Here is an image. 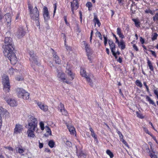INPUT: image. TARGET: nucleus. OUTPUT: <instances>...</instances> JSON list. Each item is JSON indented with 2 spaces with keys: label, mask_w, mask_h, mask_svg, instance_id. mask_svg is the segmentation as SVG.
Listing matches in <instances>:
<instances>
[{
  "label": "nucleus",
  "mask_w": 158,
  "mask_h": 158,
  "mask_svg": "<svg viewBox=\"0 0 158 158\" xmlns=\"http://www.w3.org/2000/svg\"><path fill=\"white\" fill-rule=\"evenodd\" d=\"M64 108V105L62 103L60 102V106L58 107L59 110H60V109H63Z\"/></svg>",
  "instance_id": "3c124183"
},
{
  "label": "nucleus",
  "mask_w": 158,
  "mask_h": 158,
  "mask_svg": "<svg viewBox=\"0 0 158 158\" xmlns=\"http://www.w3.org/2000/svg\"><path fill=\"white\" fill-rule=\"evenodd\" d=\"M81 75L82 77H85L87 81L89 83V85L92 87L93 86V82L92 78L93 77V76L91 73L87 74L85 70L84 69H82L81 70Z\"/></svg>",
  "instance_id": "20e7f679"
},
{
  "label": "nucleus",
  "mask_w": 158,
  "mask_h": 158,
  "mask_svg": "<svg viewBox=\"0 0 158 158\" xmlns=\"http://www.w3.org/2000/svg\"><path fill=\"white\" fill-rule=\"evenodd\" d=\"M28 53L30 56V60L32 66H35V65H38L39 63L37 60V56L34 53V51L32 50H29Z\"/></svg>",
  "instance_id": "0eeeda50"
},
{
  "label": "nucleus",
  "mask_w": 158,
  "mask_h": 158,
  "mask_svg": "<svg viewBox=\"0 0 158 158\" xmlns=\"http://www.w3.org/2000/svg\"><path fill=\"white\" fill-rule=\"evenodd\" d=\"M28 8L30 10V15L31 19L37 21V23L39 25V13L37 7L35 6L32 9L31 6L29 5Z\"/></svg>",
  "instance_id": "f03ea898"
},
{
  "label": "nucleus",
  "mask_w": 158,
  "mask_h": 158,
  "mask_svg": "<svg viewBox=\"0 0 158 158\" xmlns=\"http://www.w3.org/2000/svg\"><path fill=\"white\" fill-rule=\"evenodd\" d=\"M19 69L15 70L13 68H11L9 70V73L10 75H13L15 72H16L18 71Z\"/></svg>",
  "instance_id": "cd10ccee"
},
{
  "label": "nucleus",
  "mask_w": 158,
  "mask_h": 158,
  "mask_svg": "<svg viewBox=\"0 0 158 158\" xmlns=\"http://www.w3.org/2000/svg\"><path fill=\"white\" fill-rule=\"evenodd\" d=\"M91 135L94 138V139H97V136L94 133V131H93L92 132H91Z\"/></svg>",
  "instance_id": "603ef678"
},
{
  "label": "nucleus",
  "mask_w": 158,
  "mask_h": 158,
  "mask_svg": "<svg viewBox=\"0 0 158 158\" xmlns=\"http://www.w3.org/2000/svg\"><path fill=\"white\" fill-rule=\"evenodd\" d=\"M147 64L150 69L152 71H154V68L151 62L149 60L148 58H147Z\"/></svg>",
  "instance_id": "4be33fe9"
},
{
  "label": "nucleus",
  "mask_w": 158,
  "mask_h": 158,
  "mask_svg": "<svg viewBox=\"0 0 158 158\" xmlns=\"http://www.w3.org/2000/svg\"><path fill=\"white\" fill-rule=\"evenodd\" d=\"M67 80L69 82V81H72L75 77V74L74 73H73L71 74H69L68 75Z\"/></svg>",
  "instance_id": "a878e982"
},
{
  "label": "nucleus",
  "mask_w": 158,
  "mask_h": 158,
  "mask_svg": "<svg viewBox=\"0 0 158 158\" xmlns=\"http://www.w3.org/2000/svg\"><path fill=\"white\" fill-rule=\"evenodd\" d=\"M54 144L55 143L53 140H51L49 142L48 145L51 148H53L54 146Z\"/></svg>",
  "instance_id": "e433bc0d"
},
{
  "label": "nucleus",
  "mask_w": 158,
  "mask_h": 158,
  "mask_svg": "<svg viewBox=\"0 0 158 158\" xmlns=\"http://www.w3.org/2000/svg\"><path fill=\"white\" fill-rule=\"evenodd\" d=\"M65 42V46L67 50H70L71 49V48L70 47L68 46V45H66L65 44V43L66 42V39H65L64 40Z\"/></svg>",
  "instance_id": "052dcab7"
},
{
  "label": "nucleus",
  "mask_w": 158,
  "mask_h": 158,
  "mask_svg": "<svg viewBox=\"0 0 158 158\" xmlns=\"http://www.w3.org/2000/svg\"><path fill=\"white\" fill-rule=\"evenodd\" d=\"M86 6L88 7L89 9L90 8H91L92 6V3L90 2H87L86 4Z\"/></svg>",
  "instance_id": "79ce46f5"
},
{
  "label": "nucleus",
  "mask_w": 158,
  "mask_h": 158,
  "mask_svg": "<svg viewBox=\"0 0 158 158\" xmlns=\"http://www.w3.org/2000/svg\"><path fill=\"white\" fill-rule=\"evenodd\" d=\"M52 49L53 51L52 54L53 55V59L55 61L56 63L58 64H60L61 62V60L59 59V57L57 55L56 53L54 52L53 49Z\"/></svg>",
  "instance_id": "f8f14e48"
},
{
  "label": "nucleus",
  "mask_w": 158,
  "mask_h": 158,
  "mask_svg": "<svg viewBox=\"0 0 158 158\" xmlns=\"http://www.w3.org/2000/svg\"><path fill=\"white\" fill-rule=\"evenodd\" d=\"M25 32L22 27L19 28L16 33V35L19 38H22L25 35Z\"/></svg>",
  "instance_id": "9d476101"
},
{
  "label": "nucleus",
  "mask_w": 158,
  "mask_h": 158,
  "mask_svg": "<svg viewBox=\"0 0 158 158\" xmlns=\"http://www.w3.org/2000/svg\"><path fill=\"white\" fill-rule=\"evenodd\" d=\"M143 84H144V85L145 86V87L146 88L147 92H148V93H149V89H148V86L146 84V82H143Z\"/></svg>",
  "instance_id": "5fc2aeb1"
},
{
  "label": "nucleus",
  "mask_w": 158,
  "mask_h": 158,
  "mask_svg": "<svg viewBox=\"0 0 158 158\" xmlns=\"http://www.w3.org/2000/svg\"><path fill=\"white\" fill-rule=\"evenodd\" d=\"M153 19L154 21H158V13L156 14L153 17Z\"/></svg>",
  "instance_id": "ea45409f"
},
{
  "label": "nucleus",
  "mask_w": 158,
  "mask_h": 158,
  "mask_svg": "<svg viewBox=\"0 0 158 158\" xmlns=\"http://www.w3.org/2000/svg\"><path fill=\"white\" fill-rule=\"evenodd\" d=\"M93 21L94 22L95 25L97 23L98 27H100L101 25V23L98 18L97 16L96 15L94 14V19H93Z\"/></svg>",
  "instance_id": "412c9836"
},
{
  "label": "nucleus",
  "mask_w": 158,
  "mask_h": 158,
  "mask_svg": "<svg viewBox=\"0 0 158 158\" xmlns=\"http://www.w3.org/2000/svg\"><path fill=\"white\" fill-rule=\"evenodd\" d=\"M71 4L72 14H74V10H77L79 7L78 0H73L72 2H71Z\"/></svg>",
  "instance_id": "9b49d317"
},
{
  "label": "nucleus",
  "mask_w": 158,
  "mask_h": 158,
  "mask_svg": "<svg viewBox=\"0 0 158 158\" xmlns=\"http://www.w3.org/2000/svg\"><path fill=\"white\" fill-rule=\"evenodd\" d=\"M140 41L142 44H143L144 42V40L143 39L142 37H140Z\"/></svg>",
  "instance_id": "338daca9"
},
{
  "label": "nucleus",
  "mask_w": 158,
  "mask_h": 158,
  "mask_svg": "<svg viewBox=\"0 0 158 158\" xmlns=\"http://www.w3.org/2000/svg\"><path fill=\"white\" fill-rule=\"evenodd\" d=\"M5 148H6V149H8V150H9L10 151H13V149L12 148V147H5Z\"/></svg>",
  "instance_id": "0e129e2a"
},
{
  "label": "nucleus",
  "mask_w": 158,
  "mask_h": 158,
  "mask_svg": "<svg viewBox=\"0 0 158 158\" xmlns=\"http://www.w3.org/2000/svg\"><path fill=\"white\" fill-rule=\"evenodd\" d=\"M26 91L22 88H18L16 89V92L19 98H22L23 94H24Z\"/></svg>",
  "instance_id": "dca6fc26"
},
{
  "label": "nucleus",
  "mask_w": 158,
  "mask_h": 158,
  "mask_svg": "<svg viewBox=\"0 0 158 158\" xmlns=\"http://www.w3.org/2000/svg\"><path fill=\"white\" fill-rule=\"evenodd\" d=\"M154 93L157 96V97L158 99V91L156 90H155L154 91Z\"/></svg>",
  "instance_id": "774afa93"
},
{
  "label": "nucleus",
  "mask_w": 158,
  "mask_h": 158,
  "mask_svg": "<svg viewBox=\"0 0 158 158\" xmlns=\"http://www.w3.org/2000/svg\"><path fill=\"white\" fill-rule=\"evenodd\" d=\"M150 156L151 158H157L156 155L155 154H153L152 153H150Z\"/></svg>",
  "instance_id": "4d7b16f0"
},
{
  "label": "nucleus",
  "mask_w": 158,
  "mask_h": 158,
  "mask_svg": "<svg viewBox=\"0 0 158 158\" xmlns=\"http://www.w3.org/2000/svg\"><path fill=\"white\" fill-rule=\"evenodd\" d=\"M56 3L54 4V10L53 12V15L54 16L56 12Z\"/></svg>",
  "instance_id": "e2e57ef3"
},
{
  "label": "nucleus",
  "mask_w": 158,
  "mask_h": 158,
  "mask_svg": "<svg viewBox=\"0 0 158 158\" xmlns=\"http://www.w3.org/2000/svg\"><path fill=\"white\" fill-rule=\"evenodd\" d=\"M93 30H92L91 31V33H90V42L91 43L92 42V36H93Z\"/></svg>",
  "instance_id": "13d9d810"
},
{
  "label": "nucleus",
  "mask_w": 158,
  "mask_h": 158,
  "mask_svg": "<svg viewBox=\"0 0 158 158\" xmlns=\"http://www.w3.org/2000/svg\"><path fill=\"white\" fill-rule=\"evenodd\" d=\"M146 99L149 101L150 104H151L152 105H155V103L151 99L150 97L148 96H147Z\"/></svg>",
  "instance_id": "c9c22d12"
},
{
  "label": "nucleus",
  "mask_w": 158,
  "mask_h": 158,
  "mask_svg": "<svg viewBox=\"0 0 158 158\" xmlns=\"http://www.w3.org/2000/svg\"><path fill=\"white\" fill-rule=\"evenodd\" d=\"M104 38V44L105 46H106L107 44V42L108 41L107 38L104 35H103Z\"/></svg>",
  "instance_id": "de8ad7c7"
},
{
  "label": "nucleus",
  "mask_w": 158,
  "mask_h": 158,
  "mask_svg": "<svg viewBox=\"0 0 158 158\" xmlns=\"http://www.w3.org/2000/svg\"><path fill=\"white\" fill-rule=\"evenodd\" d=\"M121 141H122L123 143L127 147L129 148V145L128 144L126 141L124 139H123L122 140H121Z\"/></svg>",
  "instance_id": "49530a36"
},
{
  "label": "nucleus",
  "mask_w": 158,
  "mask_h": 158,
  "mask_svg": "<svg viewBox=\"0 0 158 158\" xmlns=\"http://www.w3.org/2000/svg\"><path fill=\"white\" fill-rule=\"evenodd\" d=\"M143 130H144V131L146 133L149 135L151 136H152V135L150 133V132H149L148 131L147 128H146V127H144L143 128Z\"/></svg>",
  "instance_id": "37998d69"
},
{
  "label": "nucleus",
  "mask_w": 158,
  "mask_h": 158,
  "mask_svg": "<svg viewBox=\"0 0 158 158\" xmlns=\"http://www.w3.org/2000/svg\"><path fill=\"white\" fill-rule=\"evenodd\" d=\"M60 111L61 112L63 115L66 116L68 114L67 111L64 108L63 109H60Z\"/></svg>",
  "instance_id": "f704fd0d"
},
{
  "label": "nucleus",
  "mask_w": 158,
  "mask_h": 158,
  "mask_svg": "<svg viewBox=\"0 0 158 158\" xmlns=\"http://www.w3.org/2000/svg\"><path fill=\"white\" fill-rule=\"evenodd\" d=\"M66 73L67 74V75H69V74H71L73 73L71 71V69L69 68V66L68 64L66 67V70L65 71Z\"/></svg>",
  "instance_id": "393cba45"
},
{
  "label": "nucleus",
  "mask_w": 158,
  "mask_h": 158,
  "mask_svg": "<svg viewBox=\"0 0 158 158\" xmlns=\"http://www.w3.org/2000/svg\"><path fill=\"white\" fill-rule=\"evenodd\" d=\"M40 126L42 130H43L44 129V123L42 122H41L40 123Z\"/></svg>",
  "instance_id": "8fccbe9b"
},
{
  "label": "nucleus",
  "mask_w": 158,
  "mask_h": 158,
  "mask_svg": "<svg viewBox=\"0 0 158 158\" xmlns=\"http://www.w3.org/2000/svg\"><path fill=\"white\" fill-rule=\"evenodd\" d=\"M29 94L27 92L25 91V93L23 94V97H22L23 99L26 100H27L29 98Z\"/></svg>",
  "instance_id": "bb28decb"
},
{
  "label": "nucleus",
  "mask_w": 158,
  "mask_h": 158,
  "mask_svg": "<svg viewBox=\"0 0 158 158\" xmlns=\"http://www.w3.org/2000/svg\"><path fill=\"white\" fill-rule=\"evenodd\" d=\"M67 128L69 129L70 134L73 135H76V132L75 128L73 126L68 125H67Z\"/></svg>",
  "instance_id": "6ab92c4d"
},
{
  "label": "nucleus",
  "mask_w": 158,
  "mask_h": 158,
  "mask_svg": "<svg viewBox=\"0 0 158 158\" xmlns=\"http://www.w3.org/2000/svg\"><path fill=\"white\" fill-rule=\"evenodd\" d=\"M78 156L80 157V158H85L86 155L82 153V152H81L77 154Z\"/></svg>",
  "instance_id": "72a5a7b5"
},
{
  "label": "nucleus",
  "mask_w": 158,
  "mask_h": 158,
  "mask_svg": "<svg viewBox=\"0 0 158 158\" xmlns=\"http://www.w3.org/2000/svg\"><path fill=\"white\" fill-rule=\"evenodd\" d=\"M84 44L85 46V48L86 52L87 53V56L88 57V59L90 60L89 56L91 55L90 47L86 43L85 41H83Z\"/></svg>",
  "instance_id": "f3484780"
},
{
  "label": "nucleus",
  "mask_w": 158,
  "mask_h": 158,
  "mask_svg": "<svg viewBox=\"0 0 158 158\" xmlns=\"http://www.w3.org/2000/svg\"><path fill=\"white\" fill-rule=\"evenodd\" d=\"M23 129V126L22 125L19 124H16L14 129V135H15L18 134L22 132Z\"/></svg>",
  "instance_id": "1a4fd4ad"
},
{
  "label": "nucleus",
  "mask_w": 158,
  "mask_h": 158,
  "mask_svg": "<svg viewBox=\"0 0 158 158\" xmlns=\"http://www.w3.org/2000/svg\"><path fill=\"white\" fill-rule=\"evenodd\" d=\"M3 49L4 55H7V52L13 51L14 45L12 39L10 37H5L4 40V44L2 47Z\"/></svg>",
  "instance_id": "f257e3e1"
},
{
  "label": "nucleus",
  "mask_w": 158,
  "mask_h": 158,
  "mask_svg": "<svg viewBox=\"0 0 158 158\" xmlns=\"http://www.w3.org/2000/svg\"><path fill=\"white\" fill-rule=\"evenodd\" d=\"M149 51H150L151 52L153 56H154L155 57H156V52L154 51H153L152 50H149Z\"/></svg>",
  "instance_id": "bf43d9fd"
},
{
  "label": "nucleus",
  "mask_w": 158,
  "mask_h": 158,
  "mask_svg": "<svg viewBox=\"0 0 158 158\" xmlns=\"http://www.w3.org/2000/svg\"><path fill=\"white\" fill-rule=\"evenodd\" d=\"M38 106L42 110L46 112L48 110V107L47 106L42 104L40 102H38L37 103Z\"/></svg>",
  "instance_id": "4468645a"
},
{
  "label": "nucleus",
  "mask_w": 158,
  "mask_h": 158,
  "mask_svg": "<svg viewBox=\"0 0 158 158\" xmlns=\"http://www.w3.org/2000/svg\"><path fill=\"white\" fill-rule=\"evenodd\" d=\"M145 12L146 14L150 13L152 15H153L154 14V13L150 9L145 10Z\"/></svg>",
  "instance_id": "58836bf2"
},
{
  "label": "nucleus",
  "mask_w": 158,
  "mask_h": 158,
  "mask_svg": "<svg viewBox=\"0 0 158 158\" xmlns=\"http://www.w3.org/2000/svg\"><path fill=\"white\" fill-rule=\"evenodd\" d=\"M56 72L57 73V77L60 81L63 83H65L67 84H70L71 83V82L67 80L64 73L62 72H59L57 69H56Z\"/></svg>",
  "instance_id": "6e6552de"
},
{
  "label": "nucleus",
  "mask_w": 158,
  "mask_h": 158,
  "mask_svg": "<svg viewBox=\"0 0 158 158\" xmlns=\"http://www.w3.org/2000/svg\"><path fill=\"white\" fill-rule=\"evenodd\" d=\"M119 46H120L122 50L124 49L125 48V42L123 40H121L119 42V44H118Z\"/></svg>",
  "instance_id": "5701e85b"
},
{
  "label": "nucleus",
  "mask_w": 158,
  "mask_h": 158,
  "mask_svg": "<svg viewBox=\"0 0 158 158\" xmlns=\"http://www.w3.org/2000/svg\"><path fill=\"white\" fill-rule=\"evenodd\" d=\"M135 83L136 85L140 87H141L142 86V84L141 82L138 80L136 81Z\"/></svg>",
  "instance_id": "4c0bfd02"
},
{
  "label": "nucleus",
  "mask_w": 158,
  "mask_h": 158,
  "mask_svg": "<svg viewBox=\"0 0 158 158\" xmlns=\"http://www.w3.org/2000/svg\"><path fill=\"white\" fill-rule=\"evenodd\" d=\"M132 20L134 22L135 26L136 27H140V22L138 20L133 19Z\"/></svg>",
  "instance_id": "c85d7f7f"
},
{
  "label": "nucleus",
  "mask_w": 158,
  "mask_h": 158,
  "mask_svg": "<svg viewBox=\"0 0 158 158\" xmlns=\"http://www.w3.org/2000/svg\"><path fill=\"white\" fill-rule=\"evenodd\" d=\"M34 131L33 130L29 129H28L27 133L28 134V136L29 137L34 138L35 137V135L34 134Z\"/></svg>",
  "instance_id": "aec40b11"
},
{
  "label": "nucleus",
  "mask_w": 158,
  "mask_h": 158,
  "mask_svg": "<svg viewBox=\"0 0 158 158\" xmlns=\"http://www.w3.org/2000/svg\"><path fill=\"white\" fill-rule=\"evenodd\" d=\"M110 49H111V52H113L115 51V44L111 45L110 46Z\"/></svg>",
  "instance_id": "473e14b6"
},
{
  "label": "nucleus",
  "mask_w": 158,
  "mask_h": 158,
  "mask_svg": "<svg viewBox=\"0 0 158 158\" xmlns=\"http://www.w3.org/2000/svg\"><path fill=\"white\" fill-rule=\"evenodd\" d=\"M37 119L33 117H31L30 118V121L28 123V129L33 130L37 132L38 130L37 128Z\"/></svg>",
  "instance_id": "39448f33"
},
{
  "label": "nucleus",
  "mask_w": 158,
  "mask_h": 158,
  "mask_svg": "<svg viewBox=\"0 0 158 158\" xmlns=\"http://www.w3.org/2000/svg\"><path fill=\"white\" fill-rule=\"evenodd\" d=\"M117 34L119 36L120 38L122 39L124 38V36L122 33L121 29L119 27H118L117 28Z\"/></svg>",
  "instance_id": "b1692460"
},
{
  "label": "nucleus",
  "mask_w": 158,
  "mask_h": 158,
  "mask_svg": "<svg viewBox=\"0 0 158 158\" xmlns=\"http://www.w3.org/2000/svg\"><path fill=\"white\" fill-rule=\"evenodd\" d=\"M44 17L45 20H48L49 19V16L48 9L46 6L44 7Z\"/></svg>",
  "instance_id": "2eb2a0df"
},
{
  "label": "nucleus",
  "mask_w": 158,
  "mask_h": 158,
  "mask_svg": "<svg viewBox=\"0 0 158 158\" xmlns=\"http://www.w3.org/2000/svg\"><path fill=\"white\" fill-rule=\"evenodd\" d=\"M46 131H47V132L48 133H49V135H52L51 131L50 128H49V127L48 126H46Z\"/></svg>",
  "instance_id": "a19ab883"
},
{
  "label": "nucleus",
  "mask_w": 158,
  "mask_h": 158,
  "mask_svg": "<svg viewBox=\"0 0 158 158\" xmlns=\"http://www.w3.org/2000/svg\"><path fill=\"white\" fill-rule=\"evenodd\" d=\"M96 36H98V37L100 38V39L101 40H102V35L100 33V32H99V31H97L96 33Z\"/></svg>",
  "instance_id": "a18cd8bd"
},
{
  "label": "nucleus",
  "mask_w": 158,
  "mask_h": 158,
  "mask_svg": "<svg viewBox=\"0 0 158 158\" xmlns=\"http://www.w3.org/2000/svg\"><path fill=\"white\" fill-rule=\"evenodd\" d=\"M113 36L115 37V39L116 40L115 43H117V44H119V41L118 40L117 38L116 37V35L114 34H113Z\"/></svg>",
  "instance_id": "6e6d98bb"
},
{
  "label": "nucleus",
  "mask_w": 158,
  "mask_h": 158,
  "mask_svg": "<svg viewBox=\"0 0 158 158\" xmlns=\"http://www.w3.org/2000/svg\"><path fill=\"white\" fill-rule=\"evenodd\" d=\"M5 99L10 106H14L17 105L16 101L14 99L11 98L8 99L7 98H5Z\"/></svg>",
  "instance_id": "ddd939ff"
},
{
  "label": "nucleus",
  "mask_w": 158,
  "mask_h": 158,
  "mask_svg": "<svg viewBox=\"0 0 158 158\" xmlns=\"http://www.w3.org/2000/svg\"><path fill=\"white\" fill-rule=\"evenodd\" d=\"M2 83L4 91L6 93L9 92L10 86L9 78L8 76L6 75H3L2 77Z\"/></svg>",
  "instance_id": "7ed1b4c3"
},
{
  "label": "nucleus",
  "mask_w": 158,
  "mask_h": 158,
  "mask_svg": "<svg viewBox=\"0 0 158 158\" xmlns=\"http://www.w3.org/2000/svg\"><path fill=\"white\" fill-rule=\"evenodd\" d=\"M7 55H4V56L8 58L12 64H15L17 63L18 60L13 51L11 52L9 51L7 52Z\"/></svg>",
  "instance_id": "423d86ee"
},
{
  "label": "nucleus",
  "mask_w": 158,
  "mask_h": 158,
  "mask_svg": "<svg viewBox=\"0 0 158 158\" xmlns=\"http://www.w3.org/2000/svg\"><path fill=\"white\" fill-rule=\"evenodd\" d=\"M17 150L19 153H23L24 152V150L23 149L20 148H19Z\"/></svg>",
  "instance_id": "864d4df0"
},
{
  "label": "nucleus",
  "mask_w": 158,
  "mask_h": 158,
  "mask_svg": "<svg viewBox=\"0 0 158 158\" xmlns=\"http://www.w3.org/2000/svg\"><path fill=\"white\" fill-rule=\"evenodd\" d=\"M137 116L141 118H143V116L142 114L139 113L138 111L136 112Z\"/></svg>",
  "instance_id": "c03bdc74"
},
{
  "label": "nucleus",
  "mask_w": 158,
  "mask_h": 158,
  "mask_svg": "<svg viewBox=\"0 0 158 158\" xmlns=\"http://www.w3.org/2000/svg\"><path fill=\"white\" fill-rule=\"evenodd\" d=\"M5 18L6 21L7 23V25L10 26V25L11 21V17L9 13H7L5 15Z\"/></svg>",
  "instance_id": "a211bd4d"
},
{
  "label": "nucleus",
  "mask_w": 158,
  "mask_h": 158,
  "mask_svg": "<svg viewBox=\"0 0 158 158\" xmlns=\"http://www.w3.org/2000/svg\"><path fill=\"white\" fill-rule=\"evenodd\" d=\"M6 110L2 107H0V116H1L2 115L6 113Z\"/></svg>",
  "instance_id": "7c9ffc66"
},
{
  "label": "nucleus",
  "mask_w": 158,
  "mask_h": 158,
  "mask_svg": "<svg viewBox=\"0 0 158 158\" xmlns=\"http://www.w3.org/2000/svg\"><path fill=\"white\" fill-rule=\"evenodd\" d=\"M39 147L40 148H41L43 147V144L42 143H40V141H39Z\"/></svg>",
  "instance_id": "69168bd1"
},
{
  "label": "nucleus",
  "mask_w": 158,
  "mask_h": 158,
  "mask_svg": "<svg viewBox=\"0 0 158 158\" xmlns=\"http://www.w3.org/2000/svg\"><path fill=\"white\" fill-rule=\"evenodd\" d=\"M66 144L69 147H71L72 145V143L69 141H66Z\"/></svg>",
  "instance_id": "09e8293b"
},
{
  "label": "nucleus",
  "mask_w": 158,
  "mask_h": 158,
  "mask_svg": "<svg viewBox=\"0 0 158 158\" xmlns=\"http://www.w3.org/2000/svg\"><path fill=\"white\" fill-rule=\"evenodd\" d=\"M106 152L110 156V158H113L114 155L113 153L110 150H107L106 151Z\"/></svg>",
  "instance_id": "2f4dec72"
},
{
  "label": "nucleus",
  "mask_w": 158,
  "mask_h": 158,
  "mask_svg": "<svg viewBox=\"0 0 158 158\" xmlns=\"http://www.w3.org/2000/svg\"><path fill=\"white\" fill-rule=\"evenodd\" d=\"M108 44H109V46L114 44V42L112 40H108Z\"/></svg>",
  "instance_id": "680f3d73"
},
{
  "label": "nucleus",
  "mask_w": 158,
  "mask_h": 158,
  "mask_svg": "<svg viewBox=\"0 0 158 158\" xmlns=\"http://www.w3.org/2000/svg\"><path fill=\"white\" fill-rule=\"evenodd\" d=\"M152 41H153L156 40L158 35L157 33H154L152 35Z\"/></svg>",
  "instance_id": "c756f323"
}]
</instances>
